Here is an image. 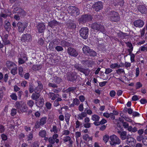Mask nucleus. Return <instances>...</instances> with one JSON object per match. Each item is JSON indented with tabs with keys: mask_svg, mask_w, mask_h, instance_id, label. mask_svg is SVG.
Segmentation results:
<instances>
[{
	"mask_svg": "<svg viewBox=\"0 0 147 147\" xmlns=\"http://www.w3.org/2000/svg\"><path fill=\"white\" fill-rule=\"evenodd\" d=\"M29 92L32 93L34 92H36L35 90V88L33 84H31L30 85L29 88Z\"/></svg>",
	"mask_w": 147,
	"mask_h": 147,
	"instance_id": "nucleus-36",
	"label": "nucleus"
},
{
	"mask_svg": "<svg viewBox=\"0 0 147 147\" xmlns=\"http://www.w3.org/2000/svg\"><path fill=\"white\" fill-rule=\"evenodd\" d=\"M49 97L51 98L53 100H54L57 97V96H59L58 94H55L54 93L49 92L48 94Z\"/></svg>",
	"mask_w": 147,
	"mask_h": 147,
	"instance_id": "nucleus-29",
	"label": "nucleus"
},
{
	"mask_svg": "<svg viewBox=\"0 0 147 147\" xmlns=\"http://www.w3.org/2000/svg\"><path fill=\"white\" fill-rule=\"evenodd\" d=\"M82 138L86 142H88L90 141H92V136L90 137L87 134H85L84 135L82 136Z\"/></svg>",
	"mask_w": 147,
	"mask_h": 147,
	"instance_id": "nucleus-26",
	"label": "nucleus"
},
{
	"mask_svg": "<svg viewBox=\"0 0 147 147\" xmlns=\"http://www.w3.org/2000/svg\"><path fill=\"white\" fill-rule=\"evenodd\" d=\"M78 109L80 111L82 112L84 109L83 104H81L78 107Z\"/></svg>",
	"mask_w": 147,
	"mask_h": 147,
	"instance_id": "nucleus-62",
	"label": "nucleus"
},
{
	"mask_svg": "<svg viewBox=\"0 0 147 147\" xmlns=\"http://www.w3.org/2000/svg\"><path fill=\"white\" fill-rule=\"evenodd\" d=\"M88 29L87 27L81 28L80 30V36L84 39L88 38Z\"/></svg>",
	"mask_w": 147,
	"mask_h": 147,
	"instance_id": "nucleus-7",
	"label": "nucleus"
},
{
	"mask_svg": "<svg viewBox=\"0 0 147 147\" xmlns=\"http://www.w3.org/2000/svg\"><path fill=\"white\" fill-rule=\"evenodd\" d=\"M39 146V144L37 142H35L32 145V147H38Z\"/></svg>",
	"mask_w": 147,
	"mask_h": 147,
	"instance_id": "nucleus-63",
	"label": "nucleus"
},
{
	"mask_svg": "<svg viewBox=\"0 0 147 147\" xmlns=\"http://www.w3.org/2000/svg\"><path fill=\"white\" fill-rule=\"evenodd\" d=\"M10 96L12 100H16L18 99L16 93H12Z\"/></svg>",
	"mask_w": 147,
	"mask_h": 147,
	"instance_id": "nucleus-45",
	"label": "nucleus"
},
{
	"mask_svg": "<svg viewBox=\"0 0 147 147\" xmlns=\"http://www.w3.org/2000/svg\"><path fill=\"white\" fill-rule=\"evenodd\" d=\"M122 125L124 128L126 129L128 127L129 124L128 123L125 122H123L122 123Z\"/></svg>",
	"mask_w": 147,
	"mask_h": 147,
	"instance_id": "nucleus-61",
	"label": "nucleus"
},
{
	"mask_svg": "<svg viewBox=\"0 0 147 147\" xmlns=\"http://www.w3.org/2000/svg\"><path fill=\"white\" fill-rule=\"evenodd\" d=\"M142 142L144 145H147V137H145L143 138Z\"/></svg>",
	"mask_w": 147,
	"mask_h": 147,
	"instance_id": "nucleus-64",
	"label": "nucleus"
},
{
	"mask_svg": "<svg viewBox=\"0 0 147 147\" xmlns=\"http://www.w3.org/2000/svg\"><path fill=\"white\" fill-rule=\"evenodd\" d=\"M76 128H79L82 125V123L81 122L79 121L78 120H77L76 121Z\"/></svg>",
	"mask_w": 147,
	"mask_h": 147,
	"instance_id": "nucleus-53",
	"label": "nucleus"
},
{
	"mask_svg": "<svg viewBox=\"0 0 147 147\" xmlns=\"http://www.w3.org/2000/svg\"><path fill=\"white\" fill-rule=\"evenodd\" d=\"M17 25L18 28V31L20 32H22L27 26V24L25 22L22 23L20 22H18Z\"/></svg>",
	"mask_w": 147,
	"mask_h": 147,
	"instance_id": "nucleus-12",
	"label": "nucleus"
},
{
	"mask_svg": "<svg viewBox=\"0 0 147 147\" xmlns=\"http://www.w3.org/2000/svg\"><path fill=\"white\" fill-rule=\"evenodd\" d=\"M75 68L78 71H79L83 73L85 76H87L88 75L90 72V70L88 69H84L81 66H80L78 64H76L74 65Z\"/></svg>",
	"mask_w": 147,
	"mask_h": 147,
	"instance_id": "nucleus-6",
	"label": "nucleus"
},
{
	"mask_svg": "<svg viewBox=\"0 0 147 147\" xmlns=\"http://www.w3.org/2000/svg\"><path fill=\"white\" fill-rule=\"evenodd\" d=\"M67 26L68 28L73 29L76 27L75 24L73 22L70 21L67 24Z\"/></svg>",
	"mask_w": 147,
	"mask_h": 147,
	"instance_id": "nucleus-33",
	"label": "nucleus"
},
{
	"mask_svg": "<svg viewBox=\"0 0 147 147\" xmlns=\"http://www.w3.org/2000/svg\"><path fill=\"white\" fill-rule=\"evenodd\" d=\"M70 115L68 113H66L65 116V119L67 124L69 123Z\"/></svg>",
	"mask_w": 147,
	"mask_h": 147,
	"instance_id": "nucleus-41",
	"label": "nucleus"
},
{
	"mask_svg": "<svg viewBox=\"0 0 147 147\" xmlns=\"http://www.w3.org/2000/svg\"><path fill=\"white\" fill-rule=\"evenodd\" d=\"M134 26L136 27L141 28L144 26V23L143 20H138L135 21L134 22Z\"/></svg>",
	"mask_w": 147,
	"mask_h": 147,
	"instance_id": "nucleus-18",
	"label": "nucleus"
},
{
	"mask_svg": "<svg viewBox=\"0 0 147 147\" xmlns=\"http://www.w3.org/2000/svg\"><path fill=\"white\" fill-rule=\"evenodd\" d=\"M45 28V25L43 23H39L36 25L37 29L40 33L43 32Z\"/></svg>",
	"mask_w": 147,
	"mask_h": 147,
	"instance_id": "nucleus-16",
	"label": "nucleus"
},
{
	"mask_svg": "<svg viewBox=\"0 0 147 147\" xmlns=\"http://www.w3.org/2000/svg\"><path fill=\"white\" fill-rule=\"evenodd\" d=\"M142 86V84L139 82H137L136 85V88L137 89L141 87Z\"/></svg>",
	"mask_w": 147,
	"mask_h": 147,
	"instance_id": "nucleus-58",
	"label": "nucleus"
},
{
	"mask_svg": "<svg viewBox=\"0 0 147 147\" xmlns=\"http://www.w3.org/2000/svg\"><path fill=\"white\" fill-rule=\"evenodd\" d=\"M116 73L119 75H120L122 73H125L124 70L121 68H119L116 70Z\"/></svg>",
	"mask_w": 147,
	"mask_h": 147,
	"instance_id": "nucleus-51",
	"label": "nucleus"
},
{
	"mask_svg": "<svg viewBox=\"0 0 147 147\" xmlns=\"http://www.w3.org/2000/svg\"><path fill=\"white\" fill-rule=\"evenodd\" d=\"M6 65L7 68L11 70V73L13 75L17 73V66L13 61H7L6 62Z\"/></svg>",
	"mask_w": 147,
	"mask_h": 147,
	"instance_id": "nucleus-1",
	"label": "nucleus"
},
{
	"mask_svg": "<svg viewBox=\"0 0 147 147\" xmlns=\"http://www.w3.org/2000/svg\"><path fill=\"white\" fill-rule=\"evenodd\" d=\"M63 140L65 142H67L69 141L70 143L71 142V138L69 136H66L63 138Z\"/></svg>",
	"mask_w": 147,
	"mask_h": 147,
	"instance_id": "nucleus-39",
	"label": "nucleus"
},
{
	"mask_svg": "<svg viewBox=\"0 0 147 147\" xmlns=\"http://www.w3.org/2000/svg\"><path fill=\"white\" fill-rule=\"evenodd\" d=\"M125 43L127 47L129 48V49H128V51L129 53H132L133 49V47L132 44L131 42H125Z\"/></svg>",
	"mask_w": 147,
	"mask_h": 147,
	"instance_id": "nucleus-28",
	"label": "nucleus"
},
{
	"mask_svg": "<svg viewBox=\"0 0 147 147\" xmlns=\"http://www.w3.org/2000/svg\"><path fill=\"white\" fill-rule=\"evenodd\" d=\"M77 78L76 75L72 73H69L68 74L67 79L71 81H74Z\"/></svg>",
	"mask_w": 147,
	"mask_h": 147,
	"instance_id": "nucleus-19",
	"label": "nucleus"
},
{
	"mask_svg": "<svg viewBox=\"0 0 147 147\" xmlns=\"http://www.w3.org/2000/svg\"><path fill=\"white\" fill-rule=\"evenodd\" d=\"M140 49L141 51H147V47L143 45L140 47Z\"/></svg>",
	"mask_w": 147,
	"mask_h": 147,
	"instance_id": "nucleus-57",
	"label": "nucleus"
},
{
	"mask_svg": "<svg viewBox=\"0 0 147 147\" xmlns=\"http://www.w3.org/2000/svg\"><path fill=\"white\" fill-rule=\"evenodd\" d=\"M82 51L84 54L90 56H95L96 54V52L92 50H91L87 46L84 45L82 48Z\"/></svg>",
	"mask_w": 147,
	"mask_h": 147,
	"instance_id": "nucleus-5",
	"label": "nucleus"
},
{
	"mask_svg": "<svg viewBox=\"0 0 147 147\" xmlns=\"http://www.w3.org/2000/svg\"><path fill=\"white\" fill-rule=\"evenodd\" d=\"M138 10L141 13H146L147 12V9L146 7L143 5H140L138 8Z\"/></svg>",
	"mask_w": 147,
	"mask_h": 147,
	"instance_id": "nucleus-23",
	"label": "nucleus"
},
{
	"mask_svg": "<svg viewBox=\"0 0 147 147\" xmlns=\"http://www.w3.org/2000/svg\"><path fill=\"white\" fill-rule=\"evenodd\" d=\"M58 25V22L55 20H53L48 23V25L51 27H53V26H57Z\"/></svg>",
	"mask_w": 147,
	"mask_h": 147,
	"instance_id": "nucleus-30",
	"label": "nucleus"
},
{
	"mask_svg": "<svg viewBox=\"0 0 147 147\" xmlns=\"http://www.w3.org/2000/svg\"><path fill=\"white\" fill-rule=\"evenodd\" d=\"M4 27L7 31L9 32L10 31L11 29V26L8 21L6 20L5 21Z\"/></svg>",
	"mask_w": 147,
	"mask_h": 147,
	"instance_id": "nucleus-25",
	"label": "nucleus"
},
{
	"mask_svg": "<svg viewBox=\"0 0 147 147\" xmlns=\"http://www.w3.org/2000/svg\"><path fill=\"white\" fill-rule=\"evenodd\" d=\"M21 57L18 59V62L19 65L24 63L25 61L28 60V58L26 57V55L24 54L23 55L22 54H20Z\"/></svg>",
	"mask_w": 147,
	"mask_h": 147,
	"instance_id": "nucleus-17",
	"label": "nucleus"
},
{
	"mask_svg": "<svg viewBox=\"0 0 147 147\" xmlns=\"http://www.w3.org/2000/svg\"><path fill=\"white\" fill-rule=\"evenodd\" d=\"M11 14V12L8 10H4L3 13H2L0 14V17H3L5 19L9 16Z\"/></svg>",
	"mask_w": 147,
	"mask_h": 147,
	"instance_id": "nucleus-24",
	"label": "nucleus"
},
{
	"mask_svg": "<svg viewBox=\"0 0 147 147\" xmlns=\"http://www.w3.org/2000/svg\"><path fill=\"white\" fill-rule=\"evenodd\" d=\"M5 89L4 88H0V98H1L3 96L4 91Z\"/></svg>",
	"mask_w": 147,
	"mask_h": 147,
	"instance_id": "nucleus-50",
	"label": "nucleus"
},
{
	"mask_svg": "<svg viewBox=\"0 0 147 147\" xmlns=\"http://www.w3.org/2000/svg\"><path fill=\"white\" fill-rule=\"evenodd\" d=\"M103 8V6L101 2H98L96 3L94 5V8L96 11H98Z\"/></svg>",
	"mask_w": 147,
	"mask_h": 147,
	"instance_id": "nucleus-21",
	"label": "nucleus"
},
{
	"mask_svg": "<svg viewBox=\"0 0 147 147\" xmlns=\"http://www.w3.org/2000/svg\"><path fill=\"white\" fill-rule=\"evenodd\" d=\"M27 107L26 105H25L22 106L20 109L21 111L22 112H26L27 110Z\"/></svg>",
	"mask_w": 147,
	"mask_h": 147,
	"instance_id": "nucleus-43",
	"label": "nucleus"
},
{
	"mask_svg": "<svg viewBox=\"0 0 147 147\" xmlns=\"http://www.w3.org/2000/svg\"><path fill=\"white\" fill-rule=\"evenodd\" d=\"M68 54L71 57H76L78 55V53L75 49L71 47H69L67 49Z\"/></svg>",
	"mask_w": 147,
	"mask_h": 147,
	"instance_id": "nucleus-11",
	"label": "nucleus"
},
{
	"mask_svg": "<svg viewBox=\"0 0 147 147\" xmlns=\"http://www.w3.org/2000/svg\"><path fill=\"white\" fill-rule=\"evenodd\" d=\"M58 135L57 134H54L52 137H50L48 139V141L50 144H54L55 142L57 144L59 143V140L58 138Z\"/></svg>",
	"mask_w": 147,
	"mask_h": 147,
	"instance_id": "nucleus-9",
	"label": "nucleus"
},
{
	"mask_svg": "<svg viewBox=\"0 0 147 147\" xmlns=\"http://www.w3.org/2000/svg\"><path fill=\"white\" fill-rule=\"evenodd\" d=\"M76 89V88L73 87H69L66 90V92L67 93L69 92H73Z\"/></svg>",
	"mask_w": 147,
	"mask_h": 147,
	"instance_id": "nucleus-44",
	"label": "nucleus"
},
{
	"mask_svg": "<svg viewBox=\"0 0 147 147\" xmlns=\"http://www.w3.org/2000/svg\"><path fill=\"white\" fill-rule=\"evenodd\" d=\"M33 138V134L32 132L30 133L28 136L27 141L32 140Z\"/></svg>",
	"mask_w": 147,
	"mask_h": 147,
	"instance_id": "nucleus-52",
	"label": "nucleus"
},
{
	"mask_svg": "<svg viewBox=\"0 0 147 147\" xmlns=\"http://www.w3.org/2000/svg\"><path fill=\"white\" fill-rule=\"evenodd\" d=\"M55 49L58 52L62 51L63 50V48L61 46H58L55 47Z\"/></svg>",
	"mask_w": 147,
	"mask_h": 147,
	"instance_id": "nucleus-54",
	"label": "nucleus"
},
{
	"mask_svg": "<svg viewBox=\"0 0 147 147\" xmlns=\"http://www.w3.org/2000/svg\"><path fill=\"white\" fill-rule=\"evenodd\" d=\"M92 16L90 15H83L79 19L80 22L83 23L87 22L91 20Z\"/></svg>",
	"mask_w": 147,
	"mask_h": 147,
	"instance_id": "nucleus-13",
	"label": "nucleus"
},
{
	"mask_svg": "<svg viewBox=\"0 0 147 147\" xmlns=\"http://www.w3.org/2000/svg\"><path fill=\"white\" fill-rule=\"evenodd\" d=\"M58 129L56 126H53L52 129L51 130V132H53L55 134H56L58 133Z\"/></svg>",
	"mask_w": 147,
	"mask_h": 147,
	"instance_id": "nucleus-48",
	"label": "nucleus"
},
{
	"mask_svg": "<svg viewBox=\"0 0 147 147\" xmlns=\"http://www.w3.org/2000/svg\"><path fill=\"white\" fill-rule=\"evenodd\" d=\"M117 133L120 135V138L122 140H125L128 137V135H127V132L125 131H123L121 132L119 131H117Z\"/></svg>",
	"mask_w": 147,
	"mask_h": 147,
	"instance_id": "nucleus-20",
	"label": "nucleus"
},
{
	"mask_svg": "<svg viewBox=\"0 0 147 147\" xmlns=\"http://www.w3.org/2000/svg\"><path fill=\"white\" fill-rule=\"evenodd\" d=\"M47 134V132L45 130H41L39 133V135L40 136L43 138L46 136Z\"/></svg>",
	"mask_w": 147,
	"mask_h": 147,
	"instance_id": "nucleus-34",
	"label": "nucleus"
},
{
	"mask_svg": "<svg viewBox=\"0 0 147 147\" xmlns=\"http://www.w3.org/2000/svg\"><path fill=\"white\" fill-rule=\"evenodd\" d=\"M60 44L63 47H69L71 45V44L70 43L65 40L62 41Z\"/></svg>",
	"mask_w": 147,
	"mask_h": 147,
	"instance_id": "nucleus-35",
	"label": "nucleus"
},
{
	"mask_svg": "<svg viewBox=\"0 0 147 147\" xmlns=\"http://www.w3.org/2000/svg\"><path fill=\"white\" fill-rule=\"evenodd\" d=\"M17 113V110L16 109L13 108L11 111V115L12 116L15 115Z\"/></svg>",
	"mask_w": 147,
	"mask_h": 147,
	"instance_id": "nucleus-55",
	"label": "nucleus"
},
{
	"mask_svg": "<svg viewBox=\"0 0 147 147\" xmlns=\"http://www.w3.org/2000/svg\"><path fill=\"white\" fill-rule=\"evenodd\" d=\"M27 105L30 107H32L34 104L33 101L32 100H29L27 101Z\"/></svg>",
	"mask_w": 147,
	"mask_h": 147,
	"instance_id": "nucleus-47",
	"label": "nucleus"
},
{
	"mask_svg": "<svg viewBox=\"0 0 147 147\" xmlns=\"http://www.w3.org/2000/svg\"><path fill=\"white\" fill-rule=\"evenodd\" d=\"M100 117L97 115L94 114L92 116L91 119L94 121H98Z\"/></svg>",
	"mask_w": 147,
	"mask_h": 147,
	"instance_id": "nucleus-37",
	"label": "nucleus"
},
{
	"mask_svg": "<svg viewBox=\"0 0 147 147\" xmlns=\"http://www.w3.org/2000/svg\"><path fill=\"white\" fill-rule=\"evenodd\" d=\"M73 103L75 105H78L80 104V102L78 99L75 98L73 100Z\"/></svg>",
	"mask_w": 147,
	"mask_h": 147,
	"instance_id": "nucleus-56",
	"label": "nucleus"
},
{
	"mask_svg": "<svg viewBox=\"0 0 147 147\" xmlns=\"http://www.w3.org/2000/svg\"><path fill=\"white\" fill-rule=\"evenodd\" d=\"M13 13H17V14L15 15L14 16V18L17 20H19L20 17L23 16L25 15V11L21 8L19 7L15 8L13 11Z\"/></svg>",
	"mask_w": 147,
	"mask_h": 147,
	"instance_id": "nucleus-2",
	"label": "nucleus"
},
{
	"mask_svg": "<svg viewBox=\"0 0 147 147\" xmlns=\"http://www.w3.org/2000/svg\"><path fill=\"white\" fill-rule=\"evenodd\" d=\"M54 80L55 82L57 83H59L62 81L61 79L57 76H55L54 77Z\"/></svg>",
	"mask_w": 147,
	"mask_h": 147,
	"instance_id": "nucleus-46",
	"label": "nucleus"
},
{
	"mask_svg": "<svg viewBox=\"0 0 147 147\" xmlns=\"http://www.w3.org/2000/svg\"><path fill=\"white\" fill-rule=\"evenodd\" d=\"M109 18L111 21L114 22L119 21L120 19L118 13L114 11H112L110 13Z\"/></svg>",
	"mask_w": 147,
	"mask_h": 147,
	"instance_id": "nucleus-3",
	"label": "nucleus"
},
{
	"mask_svg": "<svg viewBox=\"0 0 147 147\" xmlns=\"http://www.w3.org/2000/svg\"><path fill=\"white\" fill-rule=\"evenodd\" d=\"M47 119V118L45 117H42L40 119L39 122L41 124V126H42L46 123Z\"/></svg>",
	"mask_w": 147,
	"mask_h": 147,
	"instance_id": "nucleus-38",
	"label": "nucleus"
},
{
	"mask_svg": "<svg viewBox=\"0 0 147 147\" xmlns=\"http://www.w3.org/2000/svg\"><path fill=\"white\" fill-rule=\"evenodd\" d=\"M130 136V135H128V137L126 139L127 143L129 146H134L136 143V140L134 138Z\"/></svg>",
	"mask_w": 147,
	"mask_h": 147,
	"instance_id": "nucleus-14",
	"label": "nucleus"
},
{
	"mask_svg": "<svg viewBox=\"0 0 147 147\" xmlns=\"http://www.w3.org/2000/svg\"><path fill=\"white\" fill-rule=\"evenodd\" d=\"M18 74L21 77L23 76L24 71L22 67H18Z\"/></svg>",
	"mask_w": 147,
	"mask_h": 147,
	"instance_id": "nucleus-40",
	"label": "nucleus"
},
{
	"mask_svg": "<svg viewBox=\"0 0 147 147\" xmlns=\"http://www.w3.org/2000/svg\"><path fill=\"white\" fill-rule=\"evenodd\" d=\"M54 45L55 44L54 42H52V41L49 44V49L51 50H53L54 49Z\"/></svg>",
	"mask_w": 147,
	"mask_h": 147,
	"instance_id": "nucleus-42",
	"label": "nucleus"
},
{
	"mask_svg": "<svg viewBox=\"0 0 147 147\" xmlns=\"http://www.w3.org/2000/svg\"><path fill=\"white\" fill-rule=\"evenodd\" d=\"M121 67V65L118 63H112L110 65V67L112 69L119 68Z\"/></svg>",
	"mask_w": 147,
	"mask_h": 147,
	"instance_id": "nucleus-31",
	"label": "nucleus"
},
{
	"mask_svg": "<svg viewBox=\"0 0 147 147\" xmlns=\"http://www.w3.org/2000/svg\"><path fill=\"white\" fill-rule=\"evenodd\" d=\"M68 11L69 13L74 16L78 15L80 13L79 9L75 7L70 6L68 8Z\"/></svg>",
	"mask_w": 147,
	"mask_h": 147,
	"instance_id": "nucleus-8",
	"label": "nucleus"
},
{
	"mask_svg": "<svg viewBox=\"0 0 147 147\" xmlns=\"http://www.w3.org/2000/svg\"><path fill=\"white\" fill-rule=\"evenodd\" d=\"M37 83L38 86L35 88V90L36 92H40L43 88V86L41 82L40 81H37Z\"/></svg>",
	"mask_w": 147,
	"mask_h": 147,
	"instance_id": "nucleus-22",
	"label": "nucleus"
},
{
	"mask_svg": "<svg viewBox=\"0 0 147 147\" xmlns=\"http://www.w3.org/2000/svg\"><path fill=\"white\" fill-rule=\"evenodd\" d=\"M21 40L22 42H28L31 41L32 36L30 34H24L22 36Z\"/></svg>",
	"mask_w": 147,
	"mask_h": 147,
	"instance_id": "nucleus-15",
	"label": "nucleus"
},
{
	"mask_svg": "<svg viewBox=\"0 0 147 147\" xmlns=\"http://www.w3.org/2000/svg\"><path fill=\"white\" fill-rule=\"evenodd\" d=\"M39 93V92H36L33 93L31 96L32 99L33 100H36L38 99L39 98L40 96V94Z\"/></svg>",
	"mask_w": 147,
	"mask_h": 147,
	"instance_id": "nucleus-27",
	"label": "nucleus"
},
{
	"mask_svg": "<svg viewBox=\"0 0 147 147\" xmlns=\"http://www.w3.org/2000/svg\"><path fill=\"white\" fill-rule=\"evenodd\" d=\"M118 36L121 39H123L126 38L128 35L127 33L120 32L117 34Z\"/></svg>",
	"mask_w": 147,
	"mask_h": 147,
	"instance_id": "nucleus-32",
	"label": "nucleus"
},
{
	"mask_svg": "<svg viewBox=\"0 0 147 147\" xmlns=\"http://www.w3.org/2000/svg\"><path fill=\"white\" fill-rule=\"evenodd\" d=\"M110 144L111 146H115L116 144H119L121 143V140L119 138L115 135H113L110 137Z\"/></svg>",
	"mask_w": 147,
	"mask_h": 147,
	"instance_id": "nucleus-4",
	"label": "nucleus"
},
{
	"mask_svg": "<svg viewBox=\"0 0 147 147\" xmlns=\"http://www.w3.org/2000/svg\"><path fill=\"white\" fill-rule=\"evenodd\" d=\"M129 55L130 56V60L131 62L134 61V58L135 55L134 54L132 53H129Z\"/></svg>",
	"mask_w": 147,
	"mask_h": 147,
	"instance_id": "nucleus-49",
	"label": "nucleus"
},
{
	"mask_svg": "<svg viewBox=\"0 0 147 147\" xmlns=\"http://www.w3.org/2000/svg\"><path fill=\"white\" fill-rule=\"evenodd\" d=\"M91 27L94 30H96L97 31L99 30L103 31L104 30V27L99 23H94L92 24Z\"/></svg>",
	"mask_w": 147,
	"mask_h": 147,
	"instance_id": "nucleus-10",
	"label": "nucleus"
},
{
	"mask_svg": "<svg viewBox=\"0 0 147 147\" xmlns=\"http://www.w3.org/2000/svg\"><path fill=\"white\" fill-rule=\"evenodd\" d=\"M91 123L88 122V123H85L84 125V127L86 128H89L91 127Z\"/></svg>",
	"mask_w": 147,
	"mask_h": 147,
	"instance_id": "nucleus-60",
	"label": "nucleus"
},
{
	"mask_svg": "<svg viewBox=\"0 0 147 147\" xmlns=\"http://www.w3.org/2000/svg\"><path fill=\"white\" fill-rule=\"evenodd\" d=\"M113 71V70L110 68H107L105 69V73L107 74L110 73Z\"/></svg>",
	"mask_w": 147,
	"mask_h": 147,
	"instance_id": "nucleus-59",
	"label": "nucleus"
}]
</instances>
